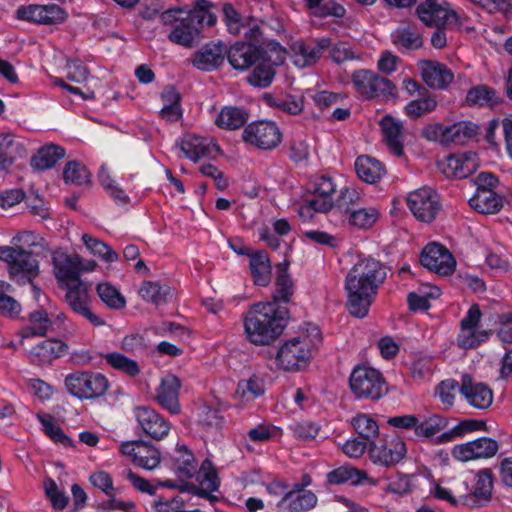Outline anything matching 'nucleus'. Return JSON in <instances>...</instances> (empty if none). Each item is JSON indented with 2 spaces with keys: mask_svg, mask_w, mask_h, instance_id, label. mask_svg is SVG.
<instances>
[{
  "mask_svg": "<svg viewBox=\"0 0 512 512\" xmlns=\"http://www.w3.org/2000/svg\"><path fill=\"white\" fill-rule=\"evenodd\" d=\"M385 278L382 264L373 258L361 259L349 270L345 278L346 305L353 317L364 318L368 315Z\"/></svg>",
  "mask_w": 512,
  "mask_h": 512,
  "instance_id": "f257e3e1",
  "label": "nucleus"
},
{
  "mask_svg": "<svg viewBox=\"0 0 512 512\" xmlns=\"http://www.w3.org/2000/svg\"><path fill=\"white\" fill-rule=\"evenodd\" d=\"M289 311L274 302H261L253 305L247 312L244 328L250 342L256 345H268L278 338L285 327Z\"/></svg>",
  "mask_w": 512,
  "mask_h": 512,
  "instance_id": "f03ea898",
  "label": "nucleus"
},
{
  "mask_svg": "<svg viewBox=\"0 0 512 512\" xmlns=\"http://www.w3.org/2000/svg\"><path fill=\"white\" fill-rule=\"evenodd\" d=\"M312 332H314L313 337L308 333H301L279 347L275 360L280 369L294 372L308 365L312 352L320 341L319 330L313 327Z\"/></svg>",
  "mask_w": 512,
  "mask_h": 512,
  "instance_id": "7ed1b4c3",
  "label": "nucleus"
},
{
  "mask_svg": "<svg viewBox=\"0 0 512 512\" xmlns=\"http://www.w3.org/2000/svg\"><path fill=\"white\" fill-rule=\"evenodd\" d=\"M350 388L356 398L378 400L387 393L384 378L374 368L358 366L351 373Z\"/></svg>",
  "mask_w": 512,
  "mask_h": 512,
  "instance_id": "20e7f679",
  "label": "nucleus"
},
{
  "mask_svg": "<svg viewBox=\"0 0 512 512\" xmlns=\"http://www.w3.org/2000/svg\"><path fill=\"white\" fill-rule=\"evenodd\" d=\"M352 83L357 92L367 100H389L397 96V88L390 80L370 70L355 71L352 74Z\"/></svg>",
  "mask_w": 512,
  "mask_h": 512,
  "instance_id": "39448f33",
  "label": "nucleus"
},
{
  "mask_svg": "<svg viewBox=\"0 0 512 512\" xmlns=\"http://www.w3.org/2000/svg\"><path fill=\"white\" fill-rule=\"evenodd\" d=\"M182 12V9H170L162 13L161 19L165 25L172 26L168 39L172 43L190 48L201 41L200 29L203 26H199L196 21H191L187 15L176 17V14Z\"/></svg>",
  "mask_w": 512,
  "mask_h": 512,
  "instance_id": "423d86ee",
  "label": "nucleus"
},
{
  "mask_svg": "<svg viewBox=\"0 0 512 512\" xmlns=\"http://www.w3.org/2000/svg\"><path fill=\"white\" fill-rule=\"evenodd\" d=\"M0 260L7 263L9 275L13 279L26 278L32 282L39 273V264L32 252L18 246H1Z\"/></svg>",
  "mask_w": 512,
  "mask_h": 512,
  "instance_id": "0eeeda50",
  "label": "nucleus"
},
{
  "mask_svg": "<svg viewBox=\"0 0 512 512\" xmlns=\"http://www.w3.org/2000/svg\"><path fill=\"white\" fill-rule=\"evenodd\" d=\"M65 385L79 399H94L105 394L109 383L100 373L75 372L66 376Z\"/></svg>",
  "mask_w": 512,
  "mask_h": 512,
  "instance_id": "6e6552de",
  "label": "nucleus"
},
{
  "mask_svg": "<svg viewBox=\"0 0 512 512\" xmlns=\"http://www.w3.org/2000/svg\"><path fill=\"white\" fill-rule=\"evenodd\" d=\"M245 143L261 150H272L282 140L279 127L272 121H255L247 125L242 132Z\"/></svg>",
  "mask_w": 512,
  "mask_h": 512,
  "instance_id": "1a4fd4ad",
  "label": "nucleus"
},
{
  "mask_svg": "<svg viewBox=\"0 0 512 512\" xmlns=\"http://www.w3.org/2000/svg\"><path fill=\"white\" fill-rule=\"evenodd\" d=\"M408 206L421 222L430 223L440 210L438 195L430 188H420L408 195Z\"/></svg>",
  "mask_w": 512,
  "mask_h": 512,
  "instance_id": "9d476101",
  "label": "nucleus"
},
{
  "mask_svg": "<svg viewBox=\"0 0 512 512\" xmlns=\"http://www.w3.org/2000/svg\"><path fill=\"white\" fill-rule=\"evenodd\" d=\"M420 262L428 270L441 276L454 272L456 261L450 251L441 244L429 243L423 249Z\"/></svg>",
  "mask_w": 512,
  "mask_h": 512,
  "instance_id": "9b49d317",
  "label": "nucleus"
},
{
  "mask_svg": "<svg viewBox=\"0 0 512 512\" xmlns=\"http://www.w3.org/2000/svg\"><path fill=\"white\" fill-rule=\"evenodd\" d=\"M498 442L489 437H481L473 441L455 445L451 454L453 458L461 462L471 460L487 459L498 452Z\"/></svg>",
  "mask_w": 512,
  "mask_h": 512,
  "instance_id": "f8f14e48",
  "label": "nucleus"
},
{
  "mask_svg": "<svg viewBox=\"0 0 512 512\" xmlns=\"http://www.w3.org/2000/svg\"><path fill=\"white\" fill-rule=\"evenodd\" d=\"M405 443L398 437L371 442L369 455L374 463L383 466H393L400 462L406 455Z\"/></svg>",
  "mask_w": 512,
  "mask_h": 512,
  "instance_id": "ddd939ff",
  "label": "nucleus"
},
{
  "mask_svg": "<svg viewBox=\"0 0 512 512\" xmlns=\"http://www.w3.org/2000/svg\"><path fill=\"white\" fill-rule=\"evenodd\" d=\"M479 167V158L475 152L449 155L438 162V168L447 178L463 179L473 174Z\"/></svg>",
  "mask_w": 512,
  "mask_h": 512,
  "instance_id": "4468645a",
  "label": "nucleus"
},
{
  "mask_svg": "<svg viewBox=\"0 0 512 512\" xmlns=\"http://www.w3.org/2000/svg\"><path fill=\"white\" fill-rule=\"evenodd\" d=\"M331 41L329 38L314 40L311 43L297 40L291 43V58L295 66L306 68L315 65L324 50L329 48Z\"/></svg>",
  "mask_w": 512,
  "mask_h": 512,
  "instance_id": "2eb2a0df",
  "label": "nucleus"
},
{
  "mask_svg": "<svg viewBox=\"0 0 512 512\" xmlns=\"http://www.w3.org/2000/svg\"><path fill=\"white\" fill-rule=\"evenodd\" d=\"M267 51L253 43L238 41L227 49L226 56L230 65L238 71H246L260 60Z\"/></svg>",
  "mask_w": 512,
  "mask_h": 512,
  "instance_id": "dca6fc26",
  "label": "nucleus"
},
{
  "mask_svg": "<svg viewBox=\"0 0 512 512\" xmlns=\"http://www.w3.org/2000/svg\"><path fill=\"white\" fill-rule=\"evenodd\" d=\"M63 288L66 289V301L75 313L86 318L93 326L104 325V321L93 313L89 307V287L87 284L81 281Z\"/></svg>",
  "mask_w": 512,
  "mask_h": 512,
  "instance_id": "f3484780",
  "label": "nucleus"
},
{
  "mask_svg": "<svg viewBox=\"0 0 512 512\" xmlns=\"http://www.w3.org/2000/svg\"><path fill=\"white\" fill-rule=\"evenodd\" d=\"M17 16L19 19L42 25H57L66 20L67 12L56 4L30 5L20 7Z\"/></svg>",
  "mask_w": 512,
  "mask_h": 512,
  "instance_id": "a211bd4d",
  "label": "nucleus"
},
{
  "mask_svg": "<svg viewBox=\"0 0 512 512\" xmlns=\"http://www.w3.org/2000/svg\"><path fill=\"white\" fill-rule=\"evenodd\" d=\"M53 271L60 287H66L81 282L79 275L80 256L54 252L52 256Z\"/></svg>",
  "mask_w": 512,
  "mask_h": 512,
  "instance_id": "6ab92c4d",
  "label": "nucleus"
},
{
  "mask_svg": "<svg viewBox=\"0 0 512 512\" xmlns=\"http://www.w3.org/2000/svg\"><path fill=\"white\" fill-rule=\"evenodd\" d=\"M459 391L475 409L485 410L493 403L492 390L486 384L474 381L469 374L462 376Z\"/></svg>",
  "mask_w": 512,
  "mask_h": 512,
  "instance_id": "aec40b11",
  "label": "nucleus"
},
{
  "mask_svg": "<svg viewBox=\"0 0 512 512\" xmlns=\"http://www.w3.org/2000/svg\"><path fill=\"white\" fill-rule=\"evenodd\" d=\"M227 47L223 42H210L201 47L194 54L192 64L202 71L218 69L224 62Z\"/></svg>",
  "mask_w": 512,
  "mask_h": 512,
  "instance_id": "412c9836",
  "label": "nucleus"
},
{
  "mask_svg": "<svg viewBox=\"0 0 512 512\" xmlns=\"http://www.w3.org/2000/svg\"><path fill=\"white\" fill-rule=\"evenodd\" d=\"M493 491V476L490 470H481L476 474V482L472 490L464 494L462 499L470 507H479L490 502Z\"/></svg>",
  "mask_w": 512,
  "mask_h": 512,
  "instance_id": "4be33fe9",
  "label": "nucleus"
},
{
  "mask_svg": "<svg viewBox=\"0 0 512 512\" xmlns=\"http://www.w3.org/2000/svg\"><path fill=\"white\" fill-rule=\"evenodd\" d=\"M181 382L175 375L169 374L162 378L157 389L156 400L165 409L172 414L180 412L179 390Z\"/></svg>",
  "mask_w": 512,
  "mask_h": 512,
  "instance_id": "5701e85b",
  "label": "nucleus"
},
{
  "mask_svg": "<svg viewBox=\"0 0 512 512\" xmlns=\"http://www.w3.org/2000/svg\"><path fill=\"white\" fill-rule=\"evenodd\" d=\"M421 76L423 81L431 88H446L454 79V75L446 65L423 60L420 62Z\"/></svg>",
  "mask_w": 512,
  "mask_h": 512,
  "instance_id": "b1692460",
  "label": "nucleus"
},
{
  "mask_svg": "<svg viewBox=\"0 0 512 512\" xmlns=\"http://www.w3.org/2000/svg\"><path fill=\"white\" fill-rule=\"evenodd\" d=\"M136 417L143 432L153 439L160 440L169 432L168 423L153 409L139 408Z\"/></svg>",
  "mask_w": 512,
  "mask_h": 512,
  "instance_id": "393cba45",
  "label": "nucleus"
},
{
  "mask_svg": "<svg viewBox=\"0 0 512 512\" xmlns=\"http://www.w3.org/2000/svg\"><path fill=\"white\" fill-rule=\"evenodd\" d=\"M249 269L255 285L267 287L271 283L272 265L266 251H251L249 254Z\"/></svg>",
  "mask_w": 512,
  "mask_h": 512,
  "instance_id": "a878e982",
  "label": "nucleus"
},
{
  "mask_svg": "<svg viewBox=\"0 0 512 512\" xmlns=\"http://www.w3.org/2000/svg\"><path fill=\"white\" fill-rule=\"evenodd\" d=\"M177 146L192 161H198L211 153L212 149L219 151L220 148L213 143L212 139L196 135H186L177 143Z\"/></svg>",
  "mask_w": 512,
  "mask_h": 512,
  "instance_id": "bb28decb",
  "label": "nucleus"
},
{
  "mask_svg": "<svg viewBox=\"0 0 512 512\" xmlns=\"http://www.w3.org/2000/svg\"><path fill=\"white\" fill-rule=\"evenodd\" d=\"M288 262H282L276 265V276L274 290L272 292V301L278 303H289L294 294V283L288 273Z\"/></svg>",
  "mask_w": 512,
  "mask_h": 512,
  "instance_id": "cd10ccee",
  "label": "nucleus"
},
{
  "mask_svg": "<svg viewBox=\"0 0 512 512\" xmlns=\"http://www.w3.org/2000/svg\"><path fill=\"white\" fill-rule=\"evenodd\" d=\"M384 141L389 150L397 156L403 154V125L390 115L380 121Z\"/></svg>",
  "mask_w": 512,
  "mask_h": 512,
  "instance_id": "c85d7f7f",
  "label": "nucleus"
},
{
  "mask_svg": "<svg viewBox=\"0 0 512 512\" xmlns=\"http://www.w3.org/2000/svg\"><path fill=\"white\" fill-rule=\"evenodd\" d=\"M28 353L39 362L49 363L65 352V344L57 339H46L37 343L30 342Z\"/></svg>",
  "mask_w": 512,
  "mask_h": 512,
  "instance_id": "c756f323",
  "label": "nucleus"
},
{
  "mask_svg": "<svg viewBox=\"0 0 512 512\" xmlns=\"http://www.w3.org/2000/svg\"><path fill=\"white\" fill-rule=\"evenodd\" d=\"M50 328L51 321L46 312L36 311L32 313L29 317V324L18 332L21 345L30 346L33 337L45 336Z\"/></svg>",
  "mask_w": 512,
  "mask_h": 512,
  "instance_id": "7c9ffc66",
  "label": "nucleus"
},
{
  "mask_svg": "<svg viewBox=\"0 0 512 512\" xmlns=\"http://www.w3.org/2000/svg\"><path fill=\"white\" fill-rule=\"evenodd\" d=\"M264 393V380L257 375H252L248 379L239 381L235 392V399L245 405L261 397Z\"/></svg>",
  "mask_w": 512,
  "mask_h": 512,
  "instance_id": "2f4dec72",
  "label": "nucleus"
},
{
  "mask_svg": "<svg viewBox=\"0 0 512 512\" xmlns=\"http://www.w3.org/2000/svg\"><path fill=\"white\" fill-rule=\"evenodd\" d=\"M478 125L470 121L456 122L446 126L444 145H462L478 134Z\"/></svg>",
  "mask_w": 512,
  "mask_h": 512,
  "instance_id": "473e14b6",
  "label": "nucleus"
},
{
  "mask_svg": "<svg viewBox=\"0 0 512 512\" xmlns=\"http://www.w3.org/2000/svg\"><path fill=\"white\" fill-rule=\"evenodd\" d=\"M355 170L358 177L366 183H375L385 174L383 165L370 156H360L356 159Z\"/></svg>",
  "mask_w": 512,
  "mask_h": 512,
  "instance_id": "72a5a7b5",
  "label": "nucleus"
},
{
  "mask_svg": "<svg viewBox=\"0 0 512 512\" xmlns=\"http://www.w3.org/2000/svg\"><path fill=\"white\" fill-rule=\"evenodd\" d=\"M470 206L482 214H495L503 206L502 198L492 190H479L469 200Z\"/></svg>",
  "mask_w": 512,
  "mask_h": 512,
  "instance_id": "f704fd0d",
  "label": "nucleus"
},
{
  "mask_svg": "<svg viewBox=\"0 0 512 512\" xmlns=\"http://www.w3.org/2000/svg\"><path fill=\"white\" fill-rule=\"evenodd\" d=\"M249 119V113L240 107L226 106L222 108L215 124L226 130H236L242 127Z\"/></svg>",
  "mask_w": 512,
  "mask_h": 512,
  "instance_id": "c9c22d12",
  "label": "nucleus"
},
{
  "mask_svg": "<svg viewBox=\"0 0 512 512\" xmlns=\"http://www.w3.org/2000/svg\"><path fill=\"white\" fill-rule=\"evenodd\" d=\"M64 156V148L54 144L46 145L31 158V166L34 170L43 171L53 167Z\"/></svg>",
  "mask_w": 512,
  "mask_h": 512,
  "instance_id": "e433bc0d",
  "label": "nucleus"
},
{
  "mask_svg": "<svg viewBox=\"0 0 512 512\" xmlns=\"http://www.w3.org/2000/svg\"><path fill=\"white\" fill-rule=\"evenodd\" d=\"M173 463L176 474L181 480L191 479L196 473L197 463L193 454L184 445L175 450Z\"/></svg>",
  "mask_w": 512,
  "mask_h": 512,
  "instance_id": "4c0bfd02",
  "label": "nucleus"
},
{
  "mask_svg": "<svg viewBox=\"0 0 512 512\" xmlns=\"http://www.w3.org/2000/svg\"><path fill=\"white\" fill-rule=\"evenodd\" d=\"M164 106L160 111V115L166 121H177L182 117V110L180 106V94L174 87H166L162 94Z\"/></svg>",
  "mask_w": 512,
  "mask_h": 512,
  "instance_id": "58836bf2",
  "label": "nucleus"
},
{
  "mask_svg": "<svg viewBox=\"0 0 512 512\" xmlns=\"http://www.w3.org/2000/svg\"><path fill=\"white\" fill-rule=\"evenodd\" d=\"M82 241L86 248L102 261L113 263L119 260V254L102 240L94 238L89 234H83Z\"/></svg>",
  "mask_w": 512,
  "mask_h": 512,
  "instance_id": "ea45409f",
  "label": "nucleus"
},
{
  "mask_svg": "<svg viewBox=\"0 0 512 512\" xmlns=\"http://www.w3.org/2000/svg\"><path fill=\"white\" fill-rule=\"evenodd\" d=\"M170 293L171 289L169 286L153 281L143 282L139 289V295L142 299L155 305L166 303Z\"/></svg>",
  "mask_w": 512,
  "mask_h": 512,
  "instance_id": "a19ab883",
  "label": "nucleus"
},
{
  "mask_svg": "<svg viewBox=\"0 0 512 512\" xmlns=\"http://www.w3.org/2000/svg\"><path fill=\"white\" fill-rule=\"evenodd\" d=\"M137 457L135 465L146 470H153L159 466L161 462V454L159 450L147 442H140V448L136 450Z\"/></svg>",
  "mask_w": 512,
  "mask_h": 512,
  "instance_id": "79ce46f5",
  "label": "nucleus"
},
{
  "mask_svg": "<svg viewBox=\"0 0 512 512\" xmlns=\"http://www.w3.org/2000/svg\"><path fill=\"white\" fill-rule=\"evenodd\" d=\"M104 359L113 369L130 377L137 376L141 371L139 364L135 360L119 352L107 353L104 355Z\"/></svg>",
  "mask_w": 512,
  "mask_h": 512,
  "instance_id": "37998d69",
  "label": "nucleus"
},
{
  "mask_svg": "<svg viewBox=\"0 0 512 512\" xmlns=\"http://www.w3.org/2000/svg\"><path fill=\"white\" fill-rule=\"evenodd\" d=\"M305 1L312 15L318 18H325L328 16L342 18L345 14L344 7L334 1H329L326 3H322L323 0Z\"/></svg>",
  "mask_w": 512,
  "mask_h": 512,
  "instance_id": "c03bdc74",
  "label": "nucleus"
},
{
  "mask_svg": "<svg viewBox=\"0 0 512 512\" xmlns=\"http://www.w3.org/2000/svg\"><path fill=\"white\" fill-rule=\"evenodd\" d=\"M275 76V69L272 64L267 62L258 63L253 71L247 76V82L259 88L268 87Z\"/></svg>",
  "mask_w": 512,
  "mask_h": 512,
  "instance_id": "a18cd8bd",
  "label": "nucleus"
},
{
  "mask_svg": "<svg viewBox=\"0 0 512 512\" xmlns=\"http://www.w3.org/2000/svg\"><path fill=\"white\" fill-rule=\"evenodd\" d=\"M439 296V288L425 286L419 289L418 292L409 293L407 298L409 308L413 311L427 310L430 307L429 299H434Z\"/></svg>",
  "mask_w": 512,
  "mask_h": 512,
  "instance_id": "49530a36",
  "label": "nucleus"
},
{
  "mask_svg": "<svg viewBox=\"0 0 512 512\" xmlns=\"http://www.w3.org/2000/svg\"><path fill=\"white\" fill-rule=\"evenodd\" d=\"M213 4L208 0H197L192 10L186 13L191 21H196L199 26L211 27L216 23V16L210 9Z\"/></svg>",
  "mask_w": 512,
  "mask_h": 512,
  "instance_id": "de8ad7c7",
  "label": "nucleus"
},
{
  "mask_svg": "<svg viewBox=\"0 0 512 512\" xmlns=\"http://www.w3.org/2000/svg\"><path fill=\"white\" fill-rule=\"evenodd\" d=\"M99 181L106 192L119 204H127L129 202V196L125 190L113 179L107 170L102 167L99 175Z\"/></svg>",
  "mask_w": 512,
  "mask_h": 512,
  "instance_id": "09e8293b",
  "label": "nucleus"
},
{
  "mask_svg": "<svg viewBox=\"0 0 512 512\" xmlns=\"http://www.w3.org/2000/svg\"><path fill=\"white\" fill-rule=\"evenodd\" d=\"M475 431H487L486 422L482 420L466 419L461 421L450 431L444 433L441 437L450 441L456 437H463Z\"/></svg>",
  "mask_w": 512,
  "mask_h": 512,
  "instance_id": "8fccbe9b",
  "label": "nucleus"
},
{
  "mask_svg": "<svg viewBox=\"0 0 512 512\" xmlns=\"http://www.w3.org/2000/svg\"><path fill=\"white\" fill-rule=\"evenodd\" d=\"M352 424L359 436L368 441L369 444L374 442L373 439L378 436L379 428L377 423L365 414L353 418Z\"/></svg>",
  "mask_w": 512,
  "mask_h": 512,
  "instance_id": "3c124183",
  "label": "nucleus"
},
{
  "mask_svg": "<svg viewBox=\"0 0 512 512\" xmlns=\"http://www.w3.org/2000/svg\"><path fill=\"white\" fill-rule=\"evenodd\" d=\"M364 477H366V473L364 471L349 466H342L328 474V482L330 484H342L344 482L351 481L356 484Z\"/></svg>",
  "mask_w": 512,
  "mask_h": 512,
  "instance_id": "603ef678",
  "label": "nucleus"
},
{
  "mask_svg": "<svg viewBox=\"0 0 512 512\" xmlns=\"http://www.w3.org/2000/svg\"><path fill=\"white\" fill-rule=\"evenodd\" d=\"M63 177L65 182L75 184V185H84L90 183V174L81 163L77 161H70L66 164Z\"/></svg>",
  "mask_w": 512,
  "mask_h": 512,
  "instance_id": "864d4df0",
  "label": "nucleus"
},
{
  "mask_svg": "<svg viewBox=\"0 0 512 512\" xmlns=\"http://www.w3.org/2000/svg\"><path fill=\"white\" fill-rule=\"evenodd\" d=\"M466 100L471 105L479 106H492L498 102L495 91L484 85L470 89L467 93Z\"/></svg>",
  "mask_w": 512,
  "mask_h": 512,
  "instance_id": "5fc2aeb1",
  "label": "nucleus"
},
{
  "mask_svg": "<svg viewBox=\"0 0 512 512\" xmlns=\"http://www.w3.org/2000/svg\"><path fill=\"white\" fill-rule=\"evenodd\" d=\"M100 299L110 308L122 309L126 305L125 298L109 283H101L97 286Z\"/></svg>",
  "mask_w": 512,
  "mask_h": 512,
  "instance_id": "6e6d98bb",
  "label": "nucleus"
},
{
  "mask_svg": "<svg viewBox=\"0 0 512 512\" xmlns=\"http://www.w3.org/2000/svg\"><path fill=\"white\" fill-rule=\"evenodd\" d=\"M378 211L375 208H361L349 213V223L360 229H367L374 225L378 219Z\"/></svg>",
  "mask_w": 512,
  "mask_h": 512,
  "instance_id": "4d7b16f0",
  "label": "nucleus"
},
{
  "mask_svg": "<svg viewBox=\"0 0 512 512\" xmlns=\"http://www.w3.org/2000/svg\"><path fill=\"white\" fill-rule=\"evenodd\" d=\"M317 503V497L311 491H304L287 501L283 509L289 512H305L312 509Z\"/></svg>",
  "mask_w": 512,
  "mask_h": 512,
  "instance_id": "13d9d810",
  "label": "nucleus"
},
{
  "mask_svg": "<svg viewBox=\"0 0 512 512\" xmlns=\"http://www.w3.org/2000/svg\"><path fill=\"white\" fill-rule=\"evenodd\" d=\"M489 335L490 331L482 330L477 332L474 328H461L457 342L461 348H474L481 342L487 340Z\"/></svg>",
  "mask_w": 512,
  "mask_h": 512,
  "instance_id": "bf43d9fd",
  "label": "nucleus"
},
{
  "mask_svg": "<svg viewBox=\"0 0 512 512\" xmlns=\"http://www.w3.org/2000/svg\"><path fill=\"white\" fill-rule=\"evenodd\" d=\"M446 426L447 420L445 418H442L438 415H433L420 424L417 423L416 435L429 438L439 433Z\"/></svg>",
  "mask_w": 512,
  "mask_h": 512,
  "instance_id": "052dcab7",
  "label": "nucleus"
},
{
  "mask_svg": "<svg viewBox=\"0 0 512 512\" xmlns=\"http://www.w3.org/2000/svg\"><path fill=\"white\" fill-rule=\"evenodd\" d=\"M436 106V100L428 96L408 103L405 107V112L411 118H420L425 114L432 112Z\"/></svg>",
  "mask_w": 512,
  "mask_h": 512,
  "instance_id": "680f3d73",
  "label": "nucleus"
},
{
  "mask_svg": "<svg viewBox=\"0 0 512 512\" xmlns=\"http://www.w3.org/2000/svg\"><path fill=\"white\" fill-rule=\"evenodd\" d=\"M211 462L205 460L200 468L199 484L204 493H211L218 489L219 481L215 470L211 467Z\"/></svg>",
  "mask_w": 512,
  "mask_h": 512,
  "instance_id": "e2e57ef3",
  "label": "nucleus"
},
{
  "mask_svg": "<svg viewBox=\"0 0 512 512\" xmlns=\"http://www.w3.org/2000/svg\"><path fill=\"white\" fill-rule=\"evenodd\" d=\"M9 287V284L0 281V314L9 317H16L19 315L21 307L14 298L7 295L6 292Z\"/></svg>",
  "mask_w": 512,
  "mask_h": 512,
  "instance_id": "0e129e2a",
  "label": "nucleus"
},
{
  "mask_svg": "<svg viewBox=\"0 0 512 512\" xmlns=\"http://www.w3.org/2000/svg\"><path fill=\"white\" fill-rule=\"evenodd\" d=\"M394 43L402 45L407 49H417L422 46V38L410 27H403L396 30Z\"/></svg>",
  "mask_w": 512,
  "mask_h": 512,
  "instance_id": "69168bd1",
  "label": "nucleus"
},
{
  "mask_svg": "<svg viewBox=\"0 0 512 512\" xmlns=\"http://www.w3.org/2000/svg\"><path fill=\"white\" fill-rule=\"evenodd\" d=\"M44 489L54 509L62 510L67 506L69 498L58 489L53 479L48 478L44 481Z\"/></svg>",
  "mask_w": 512,
  "mask_h": 512,
  "instance_id": "338daca9",
  "label": "nucleus"
},
{
  "mask_svg": "<svg viewBox=\"0 0 512 512\" xmlns=\"http://www.w3.org/2000/svg\"><path fill=\"white\" fill-rule=\"evenodd\" d=\"M40 422L44 427L45 433L55 442L61 443L65 446H70L72 444L71 439L66 436L63 430L57 426L51 416H38Z\"/></svg>",
  "mask_w": 512,
  "mask_h": 512,
  "instance_id": "774afa93",
  "label": "nucleus"
}]
</instances>
